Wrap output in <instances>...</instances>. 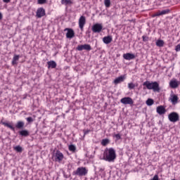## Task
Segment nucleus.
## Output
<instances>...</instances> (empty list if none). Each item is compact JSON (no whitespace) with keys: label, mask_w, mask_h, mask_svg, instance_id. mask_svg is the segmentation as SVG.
Returning a JSON list of instances; mask_svg holds the SVG:
<instances>
[{"label":"nucleus","mask_w":180,"mask_h":180,"mask_svg":"<svg viewBox=\"0 0 180 180\" xmlns=\"http://www.w3.org/2000/svg\"><path fill=\"white\" fill-rule=\"evenodd\" d=\"M76 50L78 51H82V50H86V51H91L92 50V47H91V45L88 44H85L84 45H79L76 48Z\"/></svg>","instance_id":"5"},{"label":"nucleus","mask_w":180,"mask_h":180,"mask_svg":"<svg viewBox=\"0 0 180 180\" xmlns=\"http://www.w3.org/2000/svg\"><path fill=\"white\" fill-rule=\"evenodd\" d=\"M104 5L105 8H110V0H105Z\"/></svg>","instance_id":"30"},{"label":"nucleus","mask_w":180,"mask_h":180,"mask_svg":"<svg viewBox=\"0 0 180 180\" xmlns=\"http://www.w3.org/2000/svg\"><path fill=\"white\" fill-rule=\"evenodd\" d=\"M18 134L21 136V137H27L30 136V133L27 131V129H22L18 131Z\"/></svg>","instance_id":"18"},{"label":"nucleus","mask_w":180,"mask_h":180,"mask_svg":"<svg viewBox=\"0 0 180 180\" xmlns=\"http://www.w3.org/2000/svg\"><path fill=\"white\" fill-rule=\"evenodd\" d=\"M143 89H153V92H160V84L158 82L146 81L143 83Z\"/></svg>","instance_id":"2"},{"label":"nucleus","mask_w":180,"mask_h":180,"mask_svg":"<svg viewBox=\"0 0 180 180\" xmlns=\"http://www.w3.org/2000/svg\"><path fill=\"white\" fill-rule=\"evenodd\" d=\"M87 174L88 169L84 167H78L76 171L72 172V175H77V176H85Z\"/></svg>","instance_id":"3"},{"label":"nucleus","mask_w":180,"mask_h":180,"mask_svg":"<svg viewBox=\"0 0 180 180\" xmlns=\"http://www.w3.org/2000/svg\"><path fill=\"white\" fill-rule=\"evenodd\" d=\"M124 79H126V77L124 76H120L119 77H117L114 80V84H115V85H117V84H121V82H124Z\"/></svg>","instance_id":"19"},{"label":"nucleus","mask_w":180,"mask_h":180,"mask_svg":"<svg viewBox=\"0 0 180 180\" xmlns=\"http://www.w3.org/2000/svg\"><path fill=\"white\" fill-rule=\"evenodd\" d=\"M55 160L58 162H61L62 160H64V155H63V153H61L60 150H56V153L55 154Z\"/></svg>","instance_id":"9"},{"label":"nucleus","mask_w":180,"mask_h":180,"mask_svg":"<svg viewBox=\"0 0 180 180\" xmlns=\"http://www.w3.org/2000/svg\"><path fill=\"white\" fill-rule=\"evenodd\" d=\"M46 15V10L43 8H39L37 11L36 16L37 18H43V16Z\"/></svg>","instance_id":"12"},{"label":"nucleus","mask_w":180,"mask_h":180,"mask_svg":"<svg viewBox=\"0 0 180 180\" xmlns=\"http://www.w3.org/2000/svg\"><path fill=\"white\" fill-rule=\"evenodd\" d=\"M123 58L124 60H127L128 61H130V60H134V58H136V55L130 53H124Z\"/></svg>","instance_id":"11"},{"label":"nucleus","mask_w":180,"mask_h":180,"mask_svg":"<svg viewBox=\"0 0 180 180\" xmlns=\"http://www.w3.org/2000/svg\"><path fill=\"white\" fill-rule=\"evenodd\" d=\"M121 103H123V105H133L134 103V101H133V99L130 97H124L120 100Z\"/></svg>","instance_id":"7"},{"label":"nucleus","mask_w":180,"mask_h":180,"mask_svg":"<svg viewBox=\"0 0 180 180\" xmlns=\"http://www.w3.org/2000/svg\"><path fill=\"white\" fill-rule=\"evenodd\" d=\"M85 23H86V19L85 18V16L82 15L79 19V27L82 32L84 30V26H85Z\"/></svg>","instance_id":"8"},{"label":"nucleus","mask_w":180,"mask_h":180,"mask_svg":"<svg viewBox=\"0 0 180 180\" xmlns=\"http://www.w3.org/2000/svg\"><path fill=\"white\" fill-rule=\"evenodd\" d=\"M168 119L169 122L175 123L179 120V115L177 112H173L169 114Z\"/></svg>","instance_id":"4"},{"label":"nucleus","mask_w":180,"mask_h":180,"mask_svg":"<svg viewBox=\"0 0 180 180\" xmlns=\"http://www.w3.org/2000/svg\"><path fill=\"white\" fill-rule=\"evenodd\" d=\"M103 160L108 162H113L116 160V151L113 148H106L103 153Z\"/></svg>","instance_id":"1"},{"label":"nucleus","mask_w":180,"mask_h":180,"mask_svg":"<svg viewBox=\"0 0 180 180\" xmlns=\"http://www.w3.org/2000/svg\"><path fill=\"white\" fill-rule=\"evenodd\" d=\"M68 168H70V167H72V165H71V164H68Z\"/></svg>","instance_id":"42"},{"label":"nucleus","mask_w":180,"mask_h":180,"mask_svg":"<svg viewBox=\"0 0 180 180\" xmlns=\"http://www.w3.org/2000/svg\"><path fill=\"white\" fill-rule=\"evenodd\" d=\"M169 9L159 11L153 15V18H155V16H162V15H167V13H169Z\"/></svg>","instance_id":"14"},{"label":"nucleus","mask_w":180,"mask_h":180,"mask_svg":"<svg viewBox=\"0 0 180 180\" xmlns=\"http://www.w3.org/2000/svg\"><path fill=\"white\" fill-rule=\"evenodd\" d=\"M63 176H64V178H70V176H71V175H70V176H68V175H67V174H65V173L63 174Z\"/></svg>","instance_id":"39"},{"label":"nucleus","mask_w":180,"mask_h":180,"mask_svg":"<svg viewBox=\"0 0 180 180\" xmlns=\"http://www.w3.org/2000/svg\"><path fill=\"white\" fill-rule=\"evenodd\" d=\"M2 18H3L2 13H0V20H2Z\"/></svg>","instance_id":"40"},{"label":"nucleus","mask_w":180,"mask_h":180,"mask_svg":"<svg viewBox=\"0 0 180 180\" xmlns=\"http://www.w3.org/2000/svg\"><path fill=\"white\" fill-rule=\"evenodd\" d=\"M175 51H180V44H179L177 46H176Z\"/></svg>","instance_id":"37"},{"label":"nucleus","mask_w":180,"mask_h":180,"mask_svg":"<svg viewBox=\"0 0 180 180\" xmlns=\"http://www.w3.org/2000/svg\"><path fill=\"white\" fill-rule=\"evenodd\" d=\"M180 82H178L176 79H173L169 82V86L173 89H176V88H178Z\"/></svg>","instance_id":"10"},{"label":"nucleus","mask_w":180,"mask_h":180,"mask_svg":"<svg viewBox=\"0 0 180 180\" xmlns=\"http://www.w3.org/2000/svg\"><path fill=\"white\" fill-rule=\"evenodd\" d=\"M48 64V68H57V63H56V61L54 60H50L47 62Z\"/></svg>","instance_id":"20"},{"label":"nucleus","mask_w":180,"mask_h":180,"mask_svg":"<svg viewBox=\"0 0 180 180\" xmlns=\"http://www.w3.org/2000/svg\"><path fill=\"white\" fill-rule=\"evenodd\" d=\"M117 140H120V139H122V136H120V134H117L114 136Z\"/></svg>","instance_id":"35"},{"label":"nucleus","mask_w":180,"mask_h":180,"mask_svg":"<svg viewBox=\"0 0 180 180\" xmlns=\"http://www.w3.org/2000/svg\"><path fill=\"white\" fill-rule=\"evenodd\" d=\"M16 129H18L19 130H22L23 127H25V122L23 121H18L15 124Z\"/></svg>","instance_id":"22"},{"label":"nucleus","mask_w":180,"mask_h":180,"mask_svg":"<svg viewBox=\"0 0 180 180\" xmlns=\"http://www.w3.org/2000/svg\"><path fill=\"white\" fill-rule=\"evenodd\" d=\"M14 150L17 151V153H22V151H23V148L20 146H17L14 147Z\"/></svg>","instance_id":"27"},{"label":"nucleus","mask_w":180,"mask_h":180,"mask_svg":"<svg viewBox=\"0 0 180 180\" xmlns=\"http://www.w3.org/2000/svg\"><path fill=\"white\" fill-rule=\"evenodd\" d=\"M178 99L179 98H178V96H176V94L170 95L169 100L171 101L172 105H176V103H178Z\"/></svg>","instance_id":"16"},{"label":"nucleus","mask_w":180,"mask_h":180,"mask_svg":"<svg viewBox=\"0 0 180 180\" xmlns=\"http://www.w3.org/2000/svg\"><path fill=\"white\" fill-rule=\"evenodd\" d=\"M156 46L158 47H164V41L162 39H158L156 41Z\"/></svg>","instance_id":"24"},{"label":"nucleus","mask_w":180,"mask_h":180,"mask_svg":"<svg viewBox=\"0 0 180 180\" xmlns=\"http://www.w3.org/2000/svg\"><path fill=\"white\" fill-rule=\"evenodd\" d=\"M146 105L148 106H152V105H154V100H153V98H148L146 101Z\"/></svg>","instance_id":"26"},{"label":"nucleus","mask_w":180,"mask_h":180,"mask_svg":"<svg viewBox=\"0 0 180 180\" xmlns=\"http://www.w3.org/2000/svg\"><path fill=\"white\" fill-rule=\"evenodd\" d=\"M142 39H143V41H148V37L143 36Z\"/></svg>","instance_id":"36"},{"label":"nucleus","mask_w":180,"mask_h":180,"mask_svg":"<svg viewBox=\"0 0 180 180\" xmlns=\"http://www.w3.org/2000/svg\"><path fill=\"white\" fill-rule=\"evenodd\" d=\"M99 172H103V169L101 168V169H99Z\"/></svg>","instance_id":"41"},{"label":"nucleus","mask_w":180,"mask_h":180,"mask_svg":"<svg viewBox=\"0 0 180 180\" xmlns=\"http://www.w3.org/2000/svg\"><path fill=\"white\" fill-rule=\"evenodd\" d=\"M83 133H84V136H86V134H89V133H91V129H84L83 130Z\"/></svg>","instance_id":"34"},{"label":"nucleus","mask_w":180,"mask_h":180,"mask_svg":"<svg viewBox=\"0 0 180 180\" xmlns=\"http://www.w3.org/2000/svg\"><path fill=\"white\" fill-rule=\"evenodd\" d=\"M102 29H103V26L102 24L96 23L92 26V31L94 33H101L102 32Z\"/></svg>","instance_id":"6"},{"label":"nucleus","mask_w":180,"mask_h":180,"mask_svg":"<svg viewBox=\"0 0 180 180\" xmlns=\"http://www.w3.org/2000/svg\"><path fill=\"white\" fill-rule=\"evenodd\" d=\"M156 111L158 115H165V113L167 112V110L164 106L160 105L157 107Z\"/></svg>","instance_id":"17"},{"label":"nucleus","mask_w":180,"mask_h":180,"mask_svg":"<svg viewBox=\"0 0 180 180\" xmlns=\"http://www.w3.org/2000/svg\"><path fill=\"white\" fill-rule=\"evenodd\" d=\"M1 124H3V126H4L5 127H8L13 131H15V127H13V125H12V122H4V120H1Z\"/></svg>","instance_id":"13"},{"label":"nucleus","mask_w":180,"mask_h":180,"mask_svg":"<svg viewBox=\"0 0 180 180\" xmlns=\"http://www.w3.org/2000/svg\"><path fill=\"white\" fill-rule=\"evenodd\" d=\"M112 36H107L103 38V43H105V44H109L112 43Z\"/></svg>","instance_id":"21"},{"label":"nucleus","mask_w":180,"mask_h":180,"mask_svg":"<svg viewBox=\"0 0 180 180\" xmlns=\"http://www.w3.org/2000/svg\"><path fill=\"white\" fill-rule=\"evenodd\" d=\"M128 88L129 89H134V88H136V84H134L133 82L129 83Z\"/></svg>","instance_id":"31"},{"label":"nucleus","mask_w":180,"mask_h":180,"mask_svg":"<svg viewBox=\"0 0 180 180\" xmlns=\"http://www.w3.org/2000/svg\"><path fill=\"white\" fill-rule=\"evenodd\" d=\"M47 2V0H38L37 4L39 5H44V4H46Z\"/></svg>","instance_id":"32"},{"label":"nucleus","mask_w":180,"mask_h":180,"mask_svg":"<svg viewBox=\"0 0 180 180\" xmlns=\"http://www.w3.org/2000/svg\"><path fill=\"white\" fill-rule=\"evenodd\" d=\"M26 120L28 123H33V122H34V120L32 117H27Z\"/></svg>","instance_id":"33"},{"label":"nucleus","mask_w":180,"mask_h":180,"mask_svg":"<svg viewBox=\"0 0 180 180\" xmlns=\"http://www.w3.org/2000/svg\"><path fill=\"white\" fill-rule=\"evenodd\" d=\"M20 56L19 55H14L12 60L13 65H18V61H19V58Z\"/></svg>","instance_id":"23"},{"label":"nucleus","mask_w":180,"mask_h":180,"mask_svg":"<svg viewBox=\"0 0 180 180\" xmlns=\"http://www.w3.org/2000/svg\"><path fill=\"white\" fill-rule=\"evenodd\" d=\"M3 2H4V4H9V2H11V0H3Z\"/></svg>","instance_id":"38"},{"label":"nucleus","mask_w":180,"mask_h":180,"mask_svg":"<svg viewBox=\"0 0 180 180\" xmlns=\"http://www.w3.org/2000/svg\"><path fill=\"white\" fill-rule=\"evenodd\" d=\"M70 151H72V153H75V150H77V147L75 145H70L69 146Z\"/></svg>","instance_id":"29"},{"label":"nucleus","mask_w":180,"mask_h":180,"mask_svg":"<svg viewBox=\"0 0 180 180\" xmlns=\"http://www.w3.org/2000/svg\"><path fill=\"white\" fill-rule=\"evenodd\" d=\"M65 30H68V32L66 33L67 39H72V37H74L75 34V33L74 32V30L70 28H66Z\"/></svg>","instance_id":"15"},{"label":"nucleus","mask_w":180,"mask_h":180,"mask_svg":"<svg viewBox=\"0 0 180 180\" xmlns=\"http://www.w3.org/2000/svg\"><path fill=\"white\" fill-rule=\"evenodd\" d=\"M72 4V1L71 0H61V4L62 5H71Z\"/></svg>","instance_id":"25"},{"label":"nucleus","mask_w":180,"mask_h":180,"mask_svg":"<svg viewBox=\"0 0 180 180\" xmlns=\"http://www.w3.org/2000/svg\"><path fill=\"white\" fill-rule=\"evenodd\" d=\"M101 144L102 146H108V144H109V139H103L101 141Z\"/></svg>","instance_id":"28"}]
</instances>
